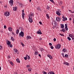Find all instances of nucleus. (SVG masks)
I'll use <instances>...</instances> for the list:
<instances>
[{
    "instance_id": "obj_1",
    "label": "nucleus",
    "mask_w": 74,
    "mask_h": 74,
    "mask_svg": "<svg viewBox=\"0 0 74 74\" xmlns=\"http://www.w3.org/2000/svg\"><path fill=\"white\" fill-rule=\"evenodd\" d=\"M6 42V44L7 45H8L11 48H12V45H11V42H10V41L9 40H7Z\"/></svg>"
},
{
    "instance_id": "obj_2",
    "label": "nucleus",
    "mask_w": 74,
    "mask_h": 74,
    "mask_svg": "<svg viewBox=\"0 0 74 74\" xmlns=\"http://www.w3.org/2000/svg\"><path fill=\"white\" fill-rule=\"evenodd\" d=\"M60 10H57L56 11V14L57 15L59 16H60L61 14L60 13Z\"/></svg>"
},
{
    "instance_id": "obj_3",
    "label": "nucleus",
    "mask_w": 74,
    "mask_h": 74,
    "mask_svg": "<svg viewBox=\"0 0 74 74\" xmlns=\"http://www.w3.org/2000/svg\"><path fill=\"white\" fill-rule=\"evenodd\" d=\"M19 36L20 37H24V32L22 31H21V32L19 33Z\"/></svg>"
},
{
    "instance_id": "obj_4",
    "label": "nucleus",
    "mask_w": 74,
    "mask_h": 74,
    "mask_svg": "<svg viewBox=\"0 0 74 74\" xmlns=\"http://www.w3.org/2000/svg\"><path fill=\"white\" fill-rule=\"evenodd\" d=\"M4 15L6 16H10V12H6L4 13Z\"/></svg>"
},
{
    "instance_id": "obj_5",
    "label": "nucleus",
    "mask_w": 74,
    "mask_h": 74,
    "mask_svg": "<svg viewBox=\"0 0 74 74\" xmlns=\"http://www.w3.org/2000/svg\"><path fill=\"white\" fill-rule=\"evenodd\" d=\"M60 47H61V46H60V44H58L56 46V49H60Z\"/></svg>"
},
{
    "instance_id": "obj_6",
    "label": "nucleus",
    "mask_w": 74,
    "mask_h": 74,
    "mask_svg": "<svg viewBox=\"0 0 74 74\" xmlns=\"http://www.w3.org/2000/svg\"><path fill=\"white\" fill-rule=\"evenodd\" d=\"M22 18L23 19H25V14L24 13V10H22Z\"/></svg>"
},
{
    "instance_id": "obj_7",
    "label": "nucleus",
    "mask_w": 74,
    "mask_h": 74,
    "mask_svg": "<svg viewBox=\"0 0 74 74\" xmlns=\"http://www.w3.org/2000/svg\"><path fill=\"white\" fill-rule=\"evenodd\" d=\"M29 22L30 23H32L33 22V18L32 17H29Z\"/></svg>"
},
{
    "instance_id": "obj_8",
    "label": "nucleus",
    "mask_w": 74,
    "mask_h": 74,
    "mask_svg": "<svg viewBox=\"0 0 74 74\" xmlns=\"http://www.w3.org/2000/svg\"><path fill=\"white\" fill-rule=\"evenodd\" d=\"M29 17L31 18V17H32V16H34V13L31 12L30 13V14H29Z\"/></svg>"
},
{
    "instance_id": "obj_9",
    "label": "nucleus",
    "mask_w": 74,
    "mask_h": 74,
    "mask_svg": "<svg viewBox=\"0 0 74 74\" xmlns=\"http://www.w3.org/2000/svg\"><path fill=\"white\" fill-rule=\"evenodd\" d=\"M9 3L11 5V6L13 5V3H14V1H13V0H10V1H9Z\"/></svg>"
},
{
    "instance_id": "obj_10",
    "label": "nucleus",
    "mask_w": 74,
    "mask_h": 74,
    "mask_svg": "<svg viewBox=\"0 0 74 74\" xmlns=\"http://www.w3.org/2000/svg\"><path fill=\"white\" fill-rule=\"evenodd\" d=\"M69 36L70 37H71L72 38V40H74V36L73 35H72L71 34H69Z\"/></svg>"
},
{
    "instance_id": "obj_11",
    "label": "nucleus",
    "mask_w": 74,
    "mask_h": 74,
    "mask_svg": "<svg viewBox=\"0 0 74 74\" xmlns=\"http://www.w3.org/2000/svg\"><path fill=\"white\" fill-rule=\"evenodd\" d=\"M62 18L63 19V21H64V22H65V21H67V18L64 17V16H62Z\"/></svg>"
},
{
    "instance_id": "obj_12",
    "label": "nucleus",
    "mask_w": 74,
    "mask_h": 74,
    "mask_svg": "<svg viewBox=\"0 0 74 74\" xmlns=\"http://www.w3.org/2000/svg\"><path fill=\"white\" fill-rule=\"evenodd\" d=\"M52 25L53 26H55V27H56V22L54 21V23H52Z\"/></svg>"
},
{
    "instance_id": "obj_13",
    "label": "nucleus",
    "mask_w": 74,
    "mask_h": 74,
    "mask_svg": "<svg viewBox=\"0 0 74 74\" xmlns=\"http://www.w3.org/2000/svg\"><path fill=\"white\" fill-rule=\"evenodd\" d=\"M56 20L58 22H60V19L58 17L56 18Z\"/></svg>"
},
{
    "instance_id": "obj_14",
    "label": "nucleus",
    "mask_w": 74,
    "mask_h": 74,
    "mask_svg": "<svg viewBox=\"0 0 74 74\" xmlns=\"http://www.w3.org/2000/svg\"><path fill=\"white\" fill-rule=\"evenodd\" d=\"M47 56L48 57H49V58H50L51 59H52L53 58V57H52V56H50L49 54L47 55Z\"/></svg>"
},
{
    "instance_id": "obj_15",
    "label": "nucleus",
    "mask_w": 74,
    "mask_h": 74,
    "mask_svg": "<svg viewBox=\"0 0 74 74\" xmlns=\"http://www.w3.org/2000/svg\"><path fill=\"white\" fill-rule=\"evenodd\" d=\"M8 29L10 32H12V28L11 27H10L8 28Z\"/></svg>"
},
{
    "instance_id": "obj_16",
    "label": "nucleus",
    "mask_w": 74,
    "mask_h": 74,
    "mask_svg": "<svg viewBox=\"0 0 74 74\" xmlns=\"http://www.w3.org/2000/svg\"><path fill=\"white\" fill-rule=\"evenodd\" d=\"M31 38H32V37H31L30 36H27V40H28V39H31Z\"/></svg>"
},
{
    "instance_id": "obj_17",
    "label": "nucleus",
    "mask_w": 74,
    "mask_h": 74,
    "mask_svg": "<svg viewBox=\"0 0 74 74\" xmlns=\"http://www.w3.org/2000/svg\"><path fill=\"white\" fill-rule=\"evenodd\" d=\"M26 57H27V59L28 60H29V59H30V56H28V55H26Z\"/></svg>"
},
{
    "instance_id": "obj_18",
    "label": "nucleus",
    "mask_w": 74,
    "mask_h": 74,
    "mask_svg": "<svg viewBox=\"0 0 74 74\" xmlns=\"http://www.w3.org/2000/svg\"><path fill=\"white\" fill-rule=\"evenodd\" d=\"M64 64H66V65H67V66H69V63L67 62H64Z\"/></svg>"
},
{
    "instance_id": "obj_19",
    "label": "nucleus",
    "mask_w": 74,
    "mask_h": 74,
    "mask_svg": "<svg viewBox=\"0 0 74 74\" xmlns=\"http://www.w3.org/2000/svg\"><path fill=\"white\" fill-rule=\"evenodd\" d=\"M60 32H66V30L65 29H62V30H60Z\"/></svg>"
},
{
    "instance_id": "obj_20",
    "label": "nucleus",
    "mask_w": 74,
    "mask_h": 74,
    "mask_svg": "<svg viewBox=\"0 0 74 74\" xmlns=\"http://www.w3.org/2000/svg\"><path fill=\"white\" fill-rule=\"evenodd\" d=\"M13 10L14 11H16L17 10V7H14L13 8Z\"/></svg>"
},
{
    "instance_id": "obj_21",
    "label": "nucleus",
    "mask_w": 74,
    "mask_h": 74,
    "mask_svg": "<svg viewBox=\"0 0 74 74\" xmlns=\"http://www.w3.org/2000/svg\"><path fill=\"white\" fill-rule=\"evenodd\" d=\"M37 33L38 34H42V32H41V31H40V32H37Z\"/></svg>"
},
{
    "instance_id": "obj_22",
    "label": "nucleus",
    "mask_w": 74,
    "mask_h": 74,
    "mask_svg": "<svg viewBox=\"0 0 74 74\" xmlns=\"http://www.w3.org/2000/svg\"><path fill=\"white\" fill-rule=\"evenodd\" d=\"M14 52H16V53H17V52H18V50L16 49H14Z\"/></svg>"
},
{
    "instance_id": "obj_23",
    "label": "nucleus",
    "mask_w": 74,
    "mask_h": 74,
    "mask_svg": "<svg viewBox=\"0 0 74 74\" xmlns=\"http://www.w3.org/2000/svg\"><path fill=\"white\" fill-rule=\"evenodd\" d=\"M16 61L17 63H20V60L18 58L16 59Z\"/></svg>"
},
{
    "instance_id": "obj_24",
    "label": "nucleus",
    "mask_w": 74,
    "mask_h": 74,
    "mask_svg": "<svg viewBox=\"0 0 74 74\" xmlns=\"http://www.w3.org/2000/svg\"><path fill=\"white\" fill-rule=\"evenodd\" d=\"M19 29H17V30H16V34H18V33H19Z\"/></svg>"
},
{
    "instance_id": "obj_25",
    "label": "nucleus",
    "mask_w": 74,
    "mask_h": 74,
    "mask_svg": "<svg viewBox=\"0 0 74 74\" xmlns=\"http://www.w3.org/2000/svg\"><path fill=\"white\" fill-rule=\"evenodd\" d=\"M38 53V52L37 51H35V54L36 55H37V54Z\"/></svg>"
},
{
    "instance_id": "obj_26",
    "label": "nucleus",
    "mask_w": 74,
    "mask_h": 74,
    "mask_svg": "<svg viewBox=\"0 0 74 74\" xmlns=\"http://www.w3.org/2000/svg\"><path fill=\"white\" fill-rule=\"evenodd\" d=\"M61 28H64V24H61Z\"/></svg>"
},
{
    "instance_id": "obj_27",
    "label": "nucleus",
    "mask_w": 74,
    "mask_h": 74,
    "mask_svg": "<svg viewBox=\"0 0 74 74\" xmlns=\"http://www.w3.org/2000/svg\"><path fill=\"white\" fill-rule=\"evenodd\" d=\"M11 39L12 41H14V40H15V39H14V38L12 37H11Z\"/></svg>"
},
{
    "instance_id": "obj_28",
    "label": "nucleus",
    "mask_w": 74,
    "mask_h": 74,
    "mask_svg": "<svg viewBox=\"0 0 74 74\" xmlns=\"http://www.w3.org/2000/svg\"><path fill=\"white\" fill-rule=\"evenodd\" d=\"M28 71H30H30H32V69L31 68H29L28 69Z\"/></svg>"
},
{
    "instance_id": "obj_29",
    "label": "nucleus",
    "mask_w": 74,
    "mask_h": 74,
    "mask_svg": "<svg viewBox=\"0 0 74 74\" xmlns=\"http://www.w3.org/2000/svg\"><path fill=\"white\" fill-rule=\"evenodd\" d=\"M65 58H67L69 57V55L67 54H65Z\"/></svg>"
},
{
    "instance_id": "obj_30",
    "label": "nucleus",
    "mask_w": 74,
    "mask_h": 74,
    "mask_svg": "<svg viewBox=\"0 0 74 74\" xmlns=\"http://www.w3.org/2000/svg\"><path fill=\"white\" fill-rule=\"evenodd\" d=\"M49 8H50V7H49V6L48 5H47L46 7V9H47V10H49Z\"/></svg>"
},
{
    "instance_id": "obj_31",
    "label": "nucleus",
    "mask_w": 74,
    "mask_h": 74,
    "mask_svg": "<svg viewBox=\"0 0 74 74\" xmlns=\"http://www.w3.org/2000/svg\"><path fill=\"white\" fill-rule=\"evenodd\" d=\"M10 64L12 65V66H13L14 65V63H13V62H10Z\"/></svg>"
},
{
    "instance_id": "obj_32",
    "label": "nucleus",
    "mask_w": 74,
    "mask_h": 74,
    "mask_svg": "<svg viewBox=\"0 0 74 74\" xmlns=\"http://www.w3.org/2000/svg\"><path fill=\"white\" fill-rule=\"evenodd\" d=\"M38 11H41V9L39 8H38Z\"/></svg>"
},
{
    "instance_id": "obj_33",
    "label": "nucleus",
    "mask_w": 74,
    "mask_h": 74,
    "mask_svg": "<svg viewBox=\"0 0 74 74\" xmlns=\"http://www.w3.org/2000/svg\"><path fill=\"white\" fill-rule=\"evenodd\" d=\"M68 39L69 41H70L71 40V38H70L69 37H68Z\"/></svg>"
},
{
    "instance_id": "obj_34",
    "label": "nucleus",
    "mask_w": 74,
    "mask_h": 74,
    "mask_svg": "<svg viewBox=\"0 0 74 74\" xmlns=\"http://www.w3.org/2000/svg\"><path fill=\"white\" fill-rule=\"evenodd\" d=\"M46 16L47 17V18H49V16H48V14H46Z\"/></svg>"
},
{
    "instance_id": "obj_35",
    "label": "nucleus",
    "mask_w": 74,
    "mask_h": 74,
    "mask_svg": "<svg viewBox=\"0 0 74 74\" xmlns=\"http://www.w3.org/2000/svg\"><path fill=\"white\" fill-rule=\"evenodd\" d=\"M65 26L66 28H67V24H65Z\"/></svg>"
},
{
    "instance_id": "obj_36",
    "label": "nucleus",
    "mask_w": 74,
    "mask_h": 74,
    "mask_svg": "<svg viewBox=\"0 0 74 74\" xmlns=\"http://www.w3.org/2000/svg\"><path fill=\"white\" fill-rule=\"evenodd\" d=\"M51 2H52V3H54V1H53V0H49Z\"/></svg>"
},
{
    "instance_id": "obj_37",
    "label": "nucleus",
    "mask_w": 74,
    "mask_h": 74,
    "mask_svg": "<svg viewBox=\"0 0 74 74\" xmlns=\"http://www.w3.org/2000/svg\"><path fill=\"white\" fill-rule=\"evenodd\" d=\"M49 73H50V74H53V72L51 71V72H49Z\"/></svg>"
},
{
    "instance_id": "obj_38",
    "label": "nucleus",
    "mask_w": 74,
    "mask_h": 74,
    "mask_svg": "<svg viewBox=\"0 0 74 74\" xmlns=\"http://www.w3.org/2000/svg\"><path fill=\"white\" fill-rule=\"evenodd\" d=\"M66 50L65 49H64L63 50H62V51L63 52H66Z\"/></svg>"
},
{
    "instance_id": "obj_39",
    "label": "nucleus",
    "mask_w": 74,
    "mask_h": 74,
    "mask_svg": "<svg viewBox=\"0 0 74 74\" xmlns=\"http://www.w3.org/2000/svg\"><path fill=\"white\" fill-rule=\"evenodd\" d=\"M62 55L63 57V58H64L65 56H64V53H62Z\"/></svg>"
},
{
    "instance_id": "obj_40",
    "label": "nucleus",
    "mask_w": 74,
    "mask_h": 74,
    "mask_svg": "<svg viewBox=\"0 0 74 74\" xmlns=\"http://www.w3.org/2000/svg\"><path fill=\"white\" fill-rule=\"evenodd\" d=\"M49 44L50 46H52V43H49Z\"/></svg>"
},
{
    "instance_id": "obj_41",
    "label": "nucleus",
    "mask_w": 74,
    "mask_h": 74,
    "mask_svg": "<svg viewBox=\"0 0 74 74\" xmlns=\"http://www.w3.org/2000/svg\"><path fill=\"white\" fill-rule=\"evenodd\" d=\"M51 48L52 49H53V46H51Z\"/></svg>"
},
{
    "instance_id": "obj_42",
    "label": "nucleus",
    "mask_w": 74,
    "mask_h": 74,
    "mask_svg": "<svg viewBox=\"0 0 74 74\" xmlns=\"http://www.w3.org/2000/svg\"><path fill=\"white\" fill-rule=\"evenodd\" d=\"M24 59L25 60H27V57H25L24 58Z\"/></svg>"
},
{
    "instance_id": "obj_43",
    "label": "nucleus",
    "mask_w": 74,
    "mask_h": 74,
    "mask_svg": "<svg viewBox=\"0 0 74 74\" xmlns=\"http://www.w3.org/2000/svg\"><path fill=\"white\" fill-rule=\"evenodd\" d=\"M40 49L41 51H43L44 50V49H43V48H40Z\"/></svg>"
},
{
    "instance_id": "obj_44",
    "label": "nucleus",
    "mask_w": 74,
    "mask_h": 74,
    "mask_svg": "<svg viewBox=\"0 0 74 74\" xmlns=\"http://www.w3.org/2000/svg\"><path fill=\"white\" fill-rule=\"evenodd\" d=\"M21 44L23 46V47H24L25 46V45L22 43H21Z\"/></svg>"
},
{
    "instance_id": "obj_45",
    "label": "nucleus",
    "mask_w": 74,
    "mask_h": 74,
    "mask_svg": "<svg viewBox=\"0 0 74 74\" xmlns=\"http://www.w3.org/2000/svg\"><path fill=\"white\" fill-rule=\"evenodd\" d=\"M26 67H28V68H29V67H30V65H27L26 66Z\"/></svg>"
},
{
    "instance_id": "obj_46",
    "label": "nucleus",
    "mask_w": 74,
    "mask_h": 74,
    "mask_svg": "<svg viewBox=\"0 0 74 74\" xmlns=\"http://www.w3.org/2000/svg\"><path fill=\"white\" fill-rule=\"evenodd\" d=\"M65 29L66 31L68 30V28H67H67H66V27H65Z\"/></svg>"
},
{
    "instance_id": "obj_47",
    "label": "nucleus",
    "mask_w": 74,
    "mask_h": 74,
    "mask_svg": "<svg viewBox=\"0 0 74 74\" xmlns=\"http://www.w3.org/2000/svg\"><path fill=\"white\" fill-rule=\"evenodd\" d=\"M12 34L13 35H14V36H16V35L15 34H14V32H12Z\"/></svg>"
},
{
    "instance_id": "obj_48",
    "label": "nucleus",
    "mask_w": 74,
    "mask_h": 74,
    "mask_svg": "<svg viewBox=\"0 0 74 74\" xmlns=\"http://www.w3.org/2000/svg\"><path fill=\"white\" fill-rule=\"evenodd\" d=\"M60 36H64V35L63 34H60Z\"/></svg>"
},
{
    "instance_id": "obj_49",
    "label": "nucleus",
    "mask_w": 74,
    "mask_h": 74,
    "mask_svg": "<svg viewBox=\"0 0 74 74\" xmlns=\"http://www.w3.org/2000/svg\"><path fill=\"white\" fill-rule=\"evenodd\" d=\"M23 30H24L23 29V28H22L21 29V32H23Z\"/></svg>"
},
{
    "instance_id": "obj_50",
    "label": "nucleus",
    "mask_w": 74,
    "mask_h": 74,
    "mask_svg": "<svg viewBox=\"0 0 74 74\" xmlns=\"http://www.w3.org/2000/svg\"><path fill=\"white\" fill-rule=\"evenodd\" d=\"M2 49V47L1 46H0V50H1Z\"/></svg>"
},
{
    "instance_id": "obj_51",
    "label": "nucleus",
    "mask_w": 74,
    "mask_h": 74,
    "mask_svg": "<svg viewBox=\"0 0 74 74\" xmlns=\"http://www.w3.org/2000/svg\"><path fill=\"white\" fill-rule=\"evenodd\" d=\"M53 41H56V38H54Z\"/></svg>"
},
{
    "instance_id": "obj_52",
    "label": "nucleus",
    "mask_w": 74,
    "mask_h": 74,
    "mask_svg": "<svg viewBox=\"0 0 74 74\" xmlns=\"http://www.w3.org/2000/svg\"><path fill=\"white\" fill-rule=\"evenodd\" d=\"M39 23L41 25H42V23H41V22H39Z\"/></svg>"
},
{
    "instance_id": "obj_53",
    "label": "nucleus",
    "mask_w": 74,
    "mask_h": 74,
    "mask_svg": "<svg viewBox=\"0 0 74 74\" xmlns=\"http://www.w3.org/2000/svg\"><path fill=\"white\" fill-rule=\"evenodd\" d=\"M47 72H45L44 73V74H47Z\"/></svg>"
},
{
    "instance_id": "obj_54",
    "label": "nucleus",
    "mask_w": 74,
    "mask_h": 74,
    "mask_svg": "<svg viewBox=\"0 0 74 74\" xmlns=\"http://www.w3.org/2000/svg\"><path fill=\"white\" fill-rule=\"evenodd\" d=\"M4 29L6 28V26H5V25L4 26Z\"/></svg>"
},
{
    "instance_id": "obj_55",
    "label": "nucleus",
    "mask_w": 74,
    "mask_h": 74,
    "mask_svg": "<svg viewBox=\"0 0 74 74\" xmlns=\"http://www.w3.org/2000/svg\"><path fill=\"white\" fill-rule=\"evenodd\" d=\"M60 3L61 4H62V1H60Z\"/></svg>"
},
{
    "instance_id": "obj_56",
    "label": "nucleus",
    "mask_w": 74,
    "mask_h": 74,
    "mask_svg": "<svg viewBox=\"0 0 74 74\" xmlns=\"http://www.w3.org/2000/svg\"><path fill=\"white\" fill-rule=\"evenodd\" d=\"M39 40H42V38H39Z\"/></svg>"
},
{
    "instance_id": "obj_57",
    "label": "nucleus",
    "mask_w": 74,
    "mask_h": 74,
    "mask_svg": "<svg viewBox=\"0 0 74 74\" xmlns=\"http://www.w3.org/2000/svg\"><path fill=\"white\" fill-rule=\"evenodd\" d=\"M38 56H40V57H41V55H40V54H38Z\"/></svg>"
},
{
    "instance_id": "obj_58",
    "label": "nucleus",
    "mask_w": 74,
    "mask_h": 74,
    "mask_svg": "<svg viewBox=\"0 0 74 74\" xmlns=\"http://www.w3.org/2000/svg\"><path fill=\"white\" fill-rule=\"evenodd\" d=\"M69 20H70V21H71V18H69Z\"/></svg>"
},
{
    "instance_id": "obj_59",
    "label": "nucleus",
    "mask_w": 74,
    "mask_h": 74,
    "mask_svg": "<svg viewBox=\"0 0 74 74\" xmlns=\"http://www.w3.org/2000/svg\"><path fill=\"white\" fill-rule=\"evenodd\" d=\"M22 3L20 4V5H21V7H22Z\"/></svg>"
},
{
    "instance_id": "obj_60",
    "label": "nucleus",
    "mask_w": 74,
    "mask_h": 74,
    "mask_svg": "<svg viewBox=\"0 0 74 74\" xmlns=\"http://www.w3.org/2000/svg\"><path fill=\"white\" fill-rule=\"evenodd\" d=\"M40 31H41V30L40 29H39V30L38 32H40Z\"/></svg>"
},
{
    "instance_id": "obj_61",
    "label": "nucleus",
    "mask_w": 74,
    "mask_h": 74,
    "mask_svg": "<svg viewBox=\"0 0 74 74\" xmlns=\"http://www.w3.org/2000/svg\"><path fill=\"white\" fill-rule=\"evenodd\" d=\"M10 58V56H8V58Z\"/></svg>"
},
{
    "instance_id": "obj_62",
    "label": "nucleus",
    "mask_w": 74,
    "mask_h": 74,
    "mask_svg": "<svg viewBox=\"0 0 74 74\" xmlns=\"http://www.w3.org/2000/svg\"><path fill=\"white\" fill-rule=\"evenodd\" d=\"M71 13H74V11L73 12H71Z\"/></svg>"
},
{
    "instance_id": "obj_63",
    "label": "nucleus",
    "mask_w": 74,
    "mask_h": 74,
    "mask_svg": "<svg viewBox=\"0 0 74 74\" xmlns=\"http://www.w3.org/2000/svg\"><path fill=\"white\" fill-rule=\"evenodd\" d=\"M14 74H18L17 73H16H16H14Z\"/></svg>"
},
{
    "instance_id": "obj_64",
    "label": "nucleus",
    "mask_w": 74,
    "mask_h": 74,
    "mask_svg": "<svg viewBox=\"0 0 74 74\" xmlns=\"http://www.w3.org/2000/svg\"><path fill=\"white\" fill-rule=\"evenodd\" d=\"M73 23H74V19L73 20Z\"/></svg>"
}]
</instances>
